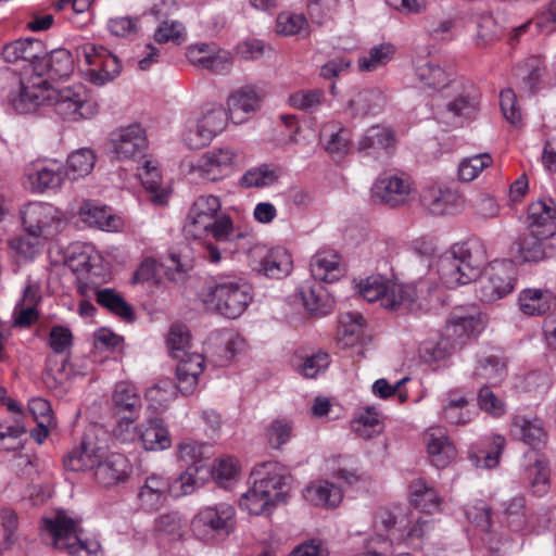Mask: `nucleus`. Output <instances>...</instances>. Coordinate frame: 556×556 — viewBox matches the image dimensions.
<instances>
[{
	"label": "nucleus",
	"instance_id": "nucleus-1",
	"mask_svg": "<svg viewBox=\"0 0 556 556\" xmlns=\"http://www.w3.org/2000/svg\"><path fill=\"white\" fill-rule=\"evenodd\" d=\"M9 105L20 114L35 112L40 106H53L67 121L88 119L98 113V103L83 84L53 88L42 75L21 78L8 93Z\"/></svg>",
	"mask_w": 556,
	"mask_h": 556
},
{
	"label": "nucleus",
	"instance_id": "nucleus-2",
	"mask_svg": "<svg viewBox=\"0 0 556 556\" xmlns=\"http://www.w3.org/2000/svg\"><path fill=\"white\" fill-rule=\"evenodd\" d=\"M252 486L241 495L239 506L252 515H262L271 506L285 503L289 494L292 477L278 462L257 464L252 472Z\"/></svg>",
	"mask_w": 556,
	"mask_h": 556
},
{
	"label": "nucleus",
	"instance_id": "nucleus-3",
	"mask_svg": "<svg viewBox=\"0 0 556 556\" xmlns=\"http://www.w3.org/2000/svg\"><path fill=\"white\" fill-rule=\"evenodd\" d=\"M371 527V540H388L392 545L403 543L418 549L433 529V522L428 518L406 514L400 508L380 507L374 514Z\"/></svg>",
	"mask_w": 556,
	"mask_h": 556
},
{
	"label": "nucleus",
	"instance_id": "nucleus-4",
	"mask_svg": "<svg viewBox=\"0 0 556 556\" xmlns=\"http://www.w3.org/2000/svg\"><path fill=\"white\" fill-rule=\"evenodd\" d=\"M207 309L227 318L240 317L253 299L252 286L236 275H219L208 281L201 293Z\"/></svg>",
	"mask_w": 556,
	"mask_h": 556
},
{
	"label": "nucleus",
	"instance_id": "nucleus-5",
	"mask_svg": "<svg viewBox=\"0 0 556 556\" xmlns=\"http://www.w3.org/2000/svg\"><path fill=\"white\" fill-rule=\"evenodd\" d=\"M40 534L47 544L71 556H102L100 543L86 538L79 522L65 511L59 510L45 517Z\"/></svg>",
	"mask_w": 556,
	"mask_h": 556
},
{
	"label": "nucleus",
	"instance_id": "nucleus-6",
	"mask_svg": "<svg viewBox=\"0 0 556 556\" xmlns=\"http://www.w3.org/2000/svg\"><path fill=\"white\" fill-rule=\"evenodd\" d=\"M362 296L370 302H378L381 307L394 312H417L424 307L422 283L403 285L386 281L380 276L368 277L361 285Z\"/></svg>",
	"mask_w": 556,
	"mask_h": 556
},
{
	"label": "nucleus",
	"instance_id": "nucleus-7",
	"mask_svg": "<svg viewBox=\"0 0 556 556\" xmlns=\"http://www.w3.org/2000/svg\"><path fill=\"white\" fill-rule=\"evenodd\" d=\"M222 204L219 198L200 195L191 205L184 231L187 237L204 239L208 236L217 241H227L232 235V223L229 216L219 215Z\"/></svg>",
	"mask_w": 556,
	"mask_h": 556
},
{
	"label": "nucleus",
	"instance_id": "nucleus-8",
	"mask_svg": "<svg viewBox=\"0 0 556 556\" xmlns=\"http://www.w3.org/2000/svg\"><path fill=\"white\" fill-rule=\"evenodd\" d=\"M473 243H455L438 260V274L443 285L450 289L467 285L480 275L481 263L472 254Z\"/></svg>",
	"mask_w": 556,
	"mask_h": 556
},
{
	"label": "nucleus",
	"instance_id": "nucleus-9",
	"mask_svg": "<svg viewBox=\"0 0 556 556\" xmlns=\"http://www.w3.org/2000/svg\"><path fill=\"white\" fill-rule=\"evenodd\" d=\"M515 276L516 270L511 262H492L477 278V296L485 303L503 299L514 290Z\"/></svg>",
	"mask_w": 556,
	"mask_h": 556
},
{
	"label": "nucleus",
	"instance_id": "nucleus-10",
	"mask_svg": "<svg viewBox=\"0 0 556 556\" xmlns=\"http://www.w3.org/2000/svg\"><path fill=\"white\" fill-rule=\"evenodd\" d=\"M77 58L88 65L84 76L92 85L104 86L121 74L119 60L103 46L84 45L77 49Z\"/></svg>",
	"mask_w": 556,
	"mask_h": 556
},
{
	"label": "nucleus",
	"instance_id": "nucleus-11",
	"mask_svg": "<svg viewBox=\"0 0 556 556\" xmlns=\"http://www.w3.org/2000/svg\"><path fill=\"white\" fill-rule=\"evenodd\" d=\"M235 515L233 506L226 503L204 507L191 520V530L202 541L229 534L233 529Z\"/></svg>",
	"mask_w": 556,
	"mask_h": 556
},
{
	"label": "nucleus",
	"instance_id": "nucleus-12",
	"mask_svg": "<svg viewBox=\"0 0 556 556\" xmlns=\"http://www.w3.org/2000/svg\"><path fill=\"white\" fill-rule=\"evenodd\" d=\"M21 218L25 232L48 240L60 231L63 216L50 203L29 202L21 210Z\"/></svg>",
	"mask_w": 556,
	"mask_h": 556
},
{
	"label": "nucleus",
	"instance_id": "nucleus-13",
	"mask_svg": "<svg viewBox=\"0 0 556 556\" xmlns=\"http://www.w3.org/2000/svg\"><path fill=\"white\" fill-rule=\"evenodd\" d=\"M240 153L231 147L212 149L190 164V173L207 181H217L235 169Z\"/></svg>",
	"mask_w": 556,
	"mask_h": 556
},
{
	"label": "nucleus",
	"instance_id": "nucleus-14",
	"mask_svg": "<svg viewBox=\"0 0 556 556\" xmlns=\"http://www.w3.org/2000/svg\"><path fill=\"white\" fill-rule=\"evenodd\" d=\"M414 193V182L404 173L384 172L371 187L372 199L392 207L405 205Z\"/></svg>",
	"mask_w": 556,
	"mask_h": 556
},
{
	"label": "nucleus",
	"instance_id": "nucleus-15",
	"mask_svg": "<svg viewBox=\"0 0 556 556\" xmlns=\"http://www.w3.org/2000/svg\"><path fill=\"white\" fill-rule=\"evenodd\" d=\"M432 51L419 48L413 58V67L417 80L422 87L439 91L448 87L455 79L452 66L440 64L431 58Z\"/></svg>",
	"mask_w": 556,
	"mask_h": 556
},
{
	"label": "nucleus",
	"instance_id": "nucleus-16",
	"mask_svg": "<svg viewBox=\"0 0 556 556\" xmlns=\"http://www.w3.org/2000/svg\"><path fill=\"white\" fill-rule=\"evenodd\" d=\"M110 142L114 156L119 161L146 157L149 146L147 132L138 124L116 129L112 132Z\"/></svg>",
	"mask_w": 556,
	"mask_h": 556
},
{
	"label": "nucleus",
	"instance_id": "nucleus-17",
	"mask_svg": "<svg viewBox=\"0 0 556 556\" xmlns=\"http://www.w3.org/2000/svg\"><path fill=\"white\" fill-rule=\"evenodd\" d=\"M188 61L215 74H227L232 66V55L214 42H199L187 48Z\"/></svg>",
	"mask_w": 556,
	"mask_h": 556
},
{
	"label": "nucleus",
	"instance_id": "nucleus-18",
	"mask_svg": "<svg viewBox=\"0 0 556 556\" xmlns=\"http://www.w3.org/2000/svg\"><path fill=\"white\" fill-rule=\"evenodd\" d=\"M105 451L94 440V428L85 433L80 444L64 457V467L72 471L93 469L97 471Z\"/></svg>",
	"mask_w": 556,
	"mask_h": 556
},
{
	"label": "nucleus",
	"instance_id": "nucleus-19",
	"mask_svg": "<svg viewBox=\"0 0 556 556\" xmlns=\"http://www.w3.org/2000/svg\"><path fill=\"white\" fill-rule=\"evenodd\" d=\"M484 328L480 314L455 311L447 319L444 336L455 344H462L464 339L476 337Z\"/></svg>",
	"mask_w": 556,
	"mask_h": 556
},
{
	"label": "nucleus",
	"instance_id": "nucleus-20",
	"mask_svg": "<svg viewBox=\"0 0 556 556\" xmlns=\"http://www.w3.org/2000/svg\"><path fill=\"white\" fill-rule=\"evenodd\" d=\"M419 199L424 208L438 216L453 214L460 205V198L455 191L437 185L425 187Z\"/></svg>",
	"mask_w": 556,
	"mask_h": 556
},
{
	"label": "nucleus",
	"instance_id": "nucleus-21",
	"mask_svg": "<svg viewBox=\"0 0 556 556\" xmlns=\"http://www.w3.org/2000/svg\"><path fill=\"white\" fill-rule=\"evenodd\" d=\"M74 70V60L71 52L66 49H56L50 53H45L34 64V74L29 76L42 75L43 78L55 79L67 77Z\"/></svg>",
	"mask_w": 556,
	"mask_h": 556
},
{
	"label": "nucleus",
	"instance_id": "nucleus-22",
	"mask_svg": "<svg viewBox=\"0 0 556 556\" xmlns=\"http://www.w3.org/2000/svg\"><path fill=\"white\" fill-rule=\"evenodd\" d=\"M131 472V465L126 456L119 453H112L103 456L94 477L104 486H114L128 480Z\"/></svg>",
	"mask_w": 556,
	"mask_h": 556
},
{
	"label": "nucleus",
	"instance_id": "nucleus-23",
	"mask_svg": "<svg viewBox=\"0 0 556 556\" xmlns=\"http://www.w3.org/2000/svg\"><path fill=\"white\" fill-rule=\"evenodd\" d=\"M176 367V388L184 395L192 394L199 383V377L204 369V358L201 354L188 353L181 355Z\"/></svg>",
	"mask_w": 556,
	"mask_h": 556
},
{
	"label": "nucleus",
	"instance_id": "nucleus-24",
	"mask_svg": "<svg viewBox=\"0 0 556 556\" xmlns=\"http://www.w3.org/2000/svg\"><path fill=\"white\" fill-rule=\"evenodd\" d=\"M395 144L394 131L382 125H375L365 130L356 143V150L368 156L389 152Z\"/></svg>",
	"mask_w": 556,
	"mask_h": 556
},
{
	"label": "nucleus",
	"instance_id": "nucleus-25",
	"mask_svg": "<svg viewBox=\"0 0 556 556\" xmlns=\"http://www.w3.org/2000/svg\"><path fill=\"white\" fill-rule=\"evenodd\" d=\"M528 228L549 237L556 229V205L552 199H540L528 207Z\"/></svg>",
	"mask_w": 556,
	"mask_h": 556
},
{
	"label": "nucleus",
	"instance_id": "nucleus-26",
	"mask_svg": "<svg viewBox=\"0 0 556 556\" xmlns=\"http://www.w3.org/2000/svg\"><path fill=\"white\" fill-rule=\"evenodd\" d=\"M43 53L45 46L42 41L31 37H20L7 43L2 49V55L7 62H28L31 74H34V64L38 62Z\"/></svg>",
	"mask_w": 556,
	"mask_h": 556
},
{
	"label": "nucleus",
	"instance_id": "nucleus-27",
	"mask_svg": "<svg viewBox=\"0 0 556 556\" xmlns=\"http://www.w3.org/2000/svg\"><path fill=\"white\" fill-rule=\"evenodd\" d=\"M139 438L147 451H164L172 446V437L161 417L147 418L139 427Z\"/></svg>",
	"mask_w": 556,
	"mask_h": 556
},
{
	"label": "nucleus",
	"instance_id": "nucleus-28",
	"mask_svg": "<svg viewBox=\"0 0 556 556\" xmlns=\"http://www.w3.org/2000/svg\"><path fill=\"white\" fill-rule=\"evenodd\" d=\"M227 104L229 118L236 124H241L248 114L260 109L261 94L255 87L244 86L229 96Z\"/></svg>",
	"mask_w": 556,
	"mask_h": 556
},
{
	"label": "nucleus",
	"instance_id": "nucleus-29",
	"mask_svg": "<svg viewBox=\"0 0 556 556\" xmlns=\"http://www.w3.org/2000/svg\"><path fill=\"white\" fill-rule=\"evenodd\" d=\"M429 459L437 468L446 467L456 457V448L442 428L431 429L425 435Z\"/></svg>",
	"mask_w": 556,
	"mask_h": 556
},
{
	"label": "nucleus",
	"instance_id": "nucleus-30",
	"mask_svg": "<svg viewBox=\"0 0 556 556\" xmlns=\"http://www.w3.org/2000/svg\"><path fill=\"white\" fill-rule=\"evenodd\" d=\"M518 306L527 316H543L556 306V296L548 289L527 288L518 295Z\"/></svg>",
	"mask_w": 556,
	"mask_h": 556
},
{
	"label": "nucleus",
	"instance_id": "nucleus-31",
	"mask_svg": "<svg viewBox=\"0 0 556 556\" xmlns=\"http://www.w3.org/2000/svg\"><path fill=\"white\" fill-rule=\"evenodd\" d=\"M309 266L312 277L319 281L334 282L344 274L341 257L333 250L318 251L312 257Z\"/></svg>",
	"mask_w": 556,
	"mask_h": 556
},
{
	"label": "nucleus",
	"instance_id": "nucleus-32",
	"mask_svg": "<svg viewBox=\"0 0 556 556\" xmlns=\"http://www.w3.org/2000/svg\"><path fill=\"white\" fill-rule=\"evenodd\" d=\"M299 292L305 308L312 314L323 316L331 311L333 300L321 281L314 278L306 280L299 288Z\"/></svg>",
	"mask_w": 556,
	"mask_h": 556
},
{
	"label": "nucleus",
	"instance_id": "nucleus-33",
	"mask_svg": "<svg viewBox=\"0 0 556 556\" xmlns=\"http://www.w3.org/2000/svg\"><path fill=\"white\" fill-rule=\"evenodd\" d=\"M468 399L459 391H448L442 397V419L450 425H466L473 418Z\"/></svg>",
	"mask_w": 556,
	"mask_h": 556
},
{
	"label": "nucleus",
	"instance_id": "nucleus-34",
	"mask_svg": "<svg viewBox=\"0 0 556 556\" xmlns=\"http://www.w3.org/2000/svg\"><path fill=\"white\" fill-rule=\"evenodd\" d=\"M264 249L255 250V253L262 256L260 264L255 269L267 277L279 279L290 274L292 269V258L289 252L283 248H275L266 251Z\"/></svg>",
	"mask_w": 556,
	"mask_h": 556
},
{
	"label": "nucleus",
	"instance_id": "nucleus-35",
	"mask_svg": "<svg viewBox=\"0 0 556 556\" xmlns=\"http://www.w3.org/2000/svg\"><path fill=\"white\" fill-rule=\"evenodd\" d=\"M304 498L314 506L336 508L343 498L342 490L327 480L308 484L303 491Z\"/></svg>",
	"mask_w": 556,
	"mask_h": 556
},
{
	"label": "nucleus",
	"instance_id": "nucleus-36",
	"mask_svg": "<svg viewBox=\"0 0 556 556\" xmlns=\"http://www.w3.org/2000/svg\"><path fill=\"white\" fill-rule=\"evenodd\" d=\"M166 493H170L168 479L153 473L146 478L139 490L138 498L144 509L154 510L163 504Z\"/></svg>",
	"mask_w": 556,
	"mask_h": 556
},
{
	"label": "nucleus",
	"instance_id": "nucleus-37",
	"mask_svg": "<svg viewBox=\"0 0 556 556\" xmlns=\"http://www.w3.org/2000/svg\"><path fill=\"white\" fill-rule=\"evenodd\" d=\"M78 214L80 220L89 227L104 231H116L122 227V219L106 206H97L87 202L80 206Z\"/></svg>",
	"mask_w": 556,
	"mask_h": 556
},
{
	"label": "nucleus",
	"instance_id": "nucleus-38",
	"mask_svg": "<svg viewBox=\"0 0 556 556\" xmlns=\"http://www.w3.org/2000/svg\"><path fill=\"white\" fill-rule=\"evenodd\" d=\"M513 433L533 448H541L545 445L547 434L543 422L538 419H528L523 416H515L511 422Z\"/></svg>",
	"mask_w": 556,
	"mask_h": 556
},
{
	"label": "nucleus",
	"instance_id": "nucleus-39",
	"mask_svg": "<svg viewBox=\"0 0 556 556\" xmlns=\"http://www.w3.org/2000/svg\"><path fill=\"white\" fill-rule=\"evenodd\" d=\"M211 475V467H187L170 484V494L175 497L191 494Z\"/></svg>",
	"mask_w": 556,
	"mask_h": 556
},
{
	"label": "nucleus",
	"instance_id": "nucleus-40",
	"mask_svg": "<svg viewBox=\"0 0 556 556\" xmlns=\"http://www.w3.org/2000/svg\"><path fill=\"white\" fill-rule=\"evenodd\" d=\"M138 177L146 190L150 193V199L162 204L166 199V192L162 188V176L159 169V163L154 160H144L142 166L138 167Z\"/></svg>",
	"mask_w": 556,
	"mask_h": 556
},
{
	"label": "nucleus",
	"instance_id": "nucleus-41",
	"mask_svg": "<svg viewBox=\"0 0 556 556\" xmlns=\"http://www.w3.org/2000/svg\"><path fill=\"white\" fill-rule=\"evenodd\" d=\"M331 125L323 128L321 136L325 139L326 152L336 161L342 160L351 149V131L345 127H339L337 130Z\"/></svg>",
	"mask_w": 556,
	"mask_h": 556
},
{
	"label": "nucleus",
	"instance_id": "nucleus-42",
	"mask_svg": "<svg viewBox=\"0 0 556 556\" xmlns=\"http://www.w3.org/2000/svg\"><path fill=\"white\" fill-rule=\"evenodd\" d=\"M543 237L541 233L530 230L522 233L515 245L519 258L522 262H540L546 257V249Z\"/></svg>",
	"mask_w": 556,
	"mask_h": 556
},
{
	"label": "nucleus",
	"instance_id": "nucleus-43",
	"mask_svg": "<svg viewBox=\"0 0 556 556\" xmlns=\"http://www.w3.org/2000/svg\"><path fill=\"white\" fill-rule=\"evenodd\" d=\"M65 178V170L58 162L41 165L29 176L33 187L38 191L59 188Z\"/></svg>",
	"mask_w": 556,
	"mask_h": 556
},
{
	"label": "nucleus",
	"instance_id": "nucleus-44",
	"mask_svg": "<svg viewBox=\"0 0 556 556\" xmlns=\"http://www.w3.org/2000/svg\"><path fill=\"white\" fill-rule=\"evenodd\" d=\"M112 401L117 413L139 415L142 407V401L136 387L128 382L116 383Z\"/></svg>",
	"mask_w": 556,
	"mask_h": 556
},
{
	"label": "nucleus",
	"instance_id": "nucleus-45",
	"mask_svg": "<svg viewBox=\"0 0 556 556\" xmlns=\"http://www.w3.org/2000/svg\"><path fill=\"white\" fill-rule=\"evenodd\" d=\"M386 103L384 94L378 89H365L356 93L349 102L354 115L379 113Z\"/></svg>",
	"mask_w": 556,
	"mask_h": 556
},
{
	"label": "nucleus",
	"instance_id": "nucleus-46",
	"mask_svg": "<svg viewBox=\"0 0 556 556\" xmlns=\"http://www.w3.org/2000/svg\"><path fill=\"white\" fill-rule=\"evenodd\" d=\"M479 100L473 94H459L446 104L445 113L455 126H460L465 121L471 119L478 112Z\"/></svg>",
	"mask_w": 556,
	"mask_h": 556
},
{
	"label": "nucleus",
	"instance_id": "nucleus-47",
	"mask_svg": "<svg viewBox=\"0 0 556 556\" xmlns=\"http://www.w3.org/2000/svg\"><path fill=\"white\" fill-rule=\"evenodd\" d=\"M410 502L424 513L431 514L439 509L441 500L435 490L424 479H416L410 483Z\"/></svg>",
	"mask_w": 556,
	"mask_h": 556
},
{
	"label": "nucleus",
	"instance_id": "nucleus-48",
	"mask_svg": "<svg viewBox=\"0 0 556 556\" xmlns=\"http://www.w3.org/2000/svg\"><path fill=\"white\" fill-rule=\"evenodd\" d=\"M98 304L109 309L111 313L121 317L126 321L134 319L132 307L124 300V298L114 289H94L93 290Z\"/></svg>",
	"mask_w": 556,
	"mask_h": 556
},
{
	"label": "nucleus",
	"instance_id": "nucleus-49",
	"mask_svg": "<svg viewBox=\"0 0 556 556\" xmlns=\"http://www.w3.org/2000/svg\"><path fill=\"white\" fill-rule=\"evenodd\" d=\"M395 51V47L390 42L374 46L367 54L358 59V70L361 72H375L387 65L394 58Z\"/></svg>",
	"mask_w": 556,
	"mask_h": 556
},
{
	"label": "nucleus",
	"instance_id": "nucleus-50",
	"mask_svg": "<svg viewBox=\"0 0 556 556\" xmlns=\"http://www.w3.org/2000/svg\"><path fill=\"white\" fill-rule=\"evenodd\" d=\"M525 478L528 481L533 495L542 497L549 491V470L545 459L536 458L534 463L525 469Z\"/></svg>",
	"mask_w": 556,
	"mask_h": 556
},
{
	"label": "nucleus",
	"instance_id": "nucleus-51",
	"mask_svg": "<svg viewBox=\"0 0 556 556\" xmlns=\"http://www.w3.org/2000/svg\"><path fill=\"white\" fill-rule=\"evenodd\" d=\"M365 319L357 312H349L341 317L339 339L345 346L358 343L363 337Z\"/></svg>",
	"mask_w": 556,
	"mask_h": 556
},
{
	"label": "nucleus",
	"instance_id": "nucleus-52",
	"mask_svg": "<svg viewBox=\"0 0 556 556\" xmlns=\"http://www.w3.org/2000/svg\"><path fill=\"white\" fill-rule=\"evenodd\" d=\"M210 446L204 443L185 441L177 447V457L187 467H211L207 464Z\"/></svg>",
	"mask_w": 556,
	"mask_h": 556
},
{
	"label": "nucleus",
	"instance_id": "nucleus-53",
	"mask_svg": "<svg viewBox=\"0 0 556 556\" xmlns=\"http://www.w3.org/2000/svg\"><path fill=\"white\" fill-rule=\"evenodd\" d=\"M96 156L90 149H79L67 159L65 175L71 180L87 176L93 168Z\"/></svg>",
	"mask_w": 556,
	"mask_h": 556
},
{
	"label": "nucleus",
	"instance_id": "nucleus-54",
	"mask_svg": "<svg viewBox=\"0 0 556 556\" xmlns=\"http://www.w3.org/2000/svg\"><path fill=\"white\" fill-rule=\"evenodd\" d=\"M506 375V362L495 355L485 356L479 359L473 371V377L485 380L490 383L500 382Z\"/></svg>",
	"mask_w": 556,
	"mask_h": 556
},
{
	"label": "nucleus",
	"instance_id": "nucleus-55",
	"mask_svg": "<svg viewBox=\"0 0 556 556\" xmlns=\"http://www.w3.org/2000/svg\"><path fill=\"white\" fill-rule=\"evenodd\" d=\"M534 27L535 31L542 34H552L556 31V0L549 3L547 10L542 11L533 21H528L519 26L513 28L519 35L526 31H532Z\"/></svg>",
	"mask_w": 556,
	"mask_h": 556
},
{
	"label": "nucleus",
	"instance_id": "nucleus-56",
	"mask_svg": "<svg viewBox=\"0 0 556 556\" xmlns=\"http://www.w3.org/2000/svg\"><path fill=\"white\" fill-rule=\"evenodd\" d=\"M352 430L363 439H371L381 431L379 414L375 407H367L351 422Z\"/></svg>",
	"mask_w": 556,
	"mask_h": 556
},
{
	"label": "nucleus",
	"instance_id": "nucleus-57",
	"mask_svg": "<svg viewBox=\"0 0 556 556\" xmlns=\"http://www.w3.org/2000/svg\"><path fill=\"white\" fill-rule=\"evenodd\" d=\"M279 178L278 170L271 165L263 164L247 170L241 177L244 188H263L275 184Z\"/></svg>",
	"mask_w": 556,
	"mask_h": 556
},
{
	"label": "nucleus",
	"instance_id": "nucleus-58",
	"mask_svg": "<svg viewBox=\"0 0 556 556\" xmlns=\"http://www.w3.org/2000/svg\"><path fill=\"white\" fill-rule=\"evenodd\" d=\"M305 29L315 30L311 28V24L303 13L283 11L278 14L276 20L277 35H299Z\"/></svg>",
	"mask_w": 556,
	"mask_h": 556
},
{
	"label": "nucleus",
	"instance_id": "nucleus-59",
	"mask_svg": "<svg viewBox=\"0 0 556 556\" xmlns=\"http://www.w3.org/2000/svg\"><path fill=\"white\" fill-rule=\"evenodd\" d=\"M93 247L90 244H74L66 256V266L75 274L88 273L92 267Z\"/></svg>",
	"mask_w": 556,
	"mask_h": 556
},
{
	"label": "nucleus",
	"instance_id": "nucleus-60",
	"mask_svg": "<svg viewBox=\"0 0 556 556\" xmlns=\"http://www.w3.org/2000/svg\"><path fill=\"white\" fill-rule=\"evenodd\" d=\"M543 71L542 61L536 56H531L516 68L515 76L527 85L530 92H534L540 86Z\"/></svg>",
	"mask_w": 556,
	"mask_h": 556
},
{
	"label": "nucleus",
	"instance_id": "nucleus-61",
	"mask_svg": "<svg viewBox=\"0 0 556 556\" xmlns=\"http://www.w3.org/2000/svg\"><path fill=\"white\" fill-rule=\"evenodd\" d=\"M492 164V156L489 153H480L466 157L458 165V177L463 181H472L479 174Z\"/></svg>",
	"mask_w": 556,
	"mask_h": 556
},
{
	"label": "nucleus",
	"instance_id": "nucleus-62",
	"mask_svg": "<svg viewBox=\"0 0 556 556\" xmlns=\"http://www.w3.org/2000/svg\"><path fill=\"white\" fill-rule=\"evenodd\" d=\"M293 421L288 418H276L266 428V438L269 445L279 448L288 443L292 437Z\"/></svg>",
	"mask_w": 556,
	"mask_h": 556
},
{
	"label": "nucleus",
	"instance_id": "nucleus-63",
	"mask_svg": "<svg viewBox=\"0 0 556 556\" xmlns=\"http://www.w3.org/2000/svg\"><path fill=\"white\" fill-rule=\"evenodd\" d=\"M190 343V333L188 328L181 324H174L167 334L166 344L172 357L179 358L188 354L187 348Z\"/></svg>",
	"mask_w": 556,
	"mask_h": 556
},
{
	"label": "nucleus",
	"instance_id": "nucleus-64",
	"mask_svg": "<svg viewBox=\"0 0 556 556\" xmlns=\"http://www.w3.org/2000/svg\"><path fill=\"white\" fill-rule=\"evenodd\" d=\"M270 48L256 37H245L237 43L235 55L240 60L254 61L258 60L269 51Z\"/></svg>",
	"mask_w": 556,
	"mask_h": 556
}]
</instances>
